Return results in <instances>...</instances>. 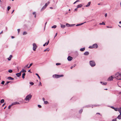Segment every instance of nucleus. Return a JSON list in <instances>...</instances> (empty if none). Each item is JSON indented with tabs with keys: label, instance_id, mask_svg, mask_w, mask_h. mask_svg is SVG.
I'll return each mask as SVG.
<instances>
[{
	"label": "nucleus",
	"instance_id": "nucleus-25",
	"mask_svg": "<svg viewBox=\"0 0 121 121\" xmlns=\"http://www.w3.org/2000/svg\"><path fill=\"white\" fill-rule=\"evenodd\" d=\"M21 72H22L25 73L26 72V71L25 70L22 69L21 70Z\"/></svg>",
	"mask_w": 121,
	"mask_h": 121
},
{
	"label": "nucleus",
	"instance_id": "nucleus-20",
	"mask_svg": "<svg viewBox=\"0 0 121 121\" xmlns=\"http://www.w3.org/2000/svg\"><path fill=\"white\" fill-rule=\"evenodd\" d=\"M25 74H26L25 73H23V74H22V78L23 79H24L25 78L24 77L25 75Z\"/></svg>",
	"mask_w": 121,
	"mask_h": 121
},
{
	"label": "nucleus",
	"instance_id": "nucleus-24",
	"mask_svg": "<svg viewBox=\"0 0 121 121\" xmlns=\"http://www.w3.org/2000/svg\"><path fill=\"white\" fill-rule=\"evenodd\" d=\"M36 75L38 77L39 79L40 80L41 79V78L39 75L37 73H35Z\"/></svg>",
	"mask_w": 121,
	"mask_h": 121
},
{
	"label": "nucleus",
	"instance_id": "nucleus-57",
	"mask_svg": "<svg viewBox=\"0 0 121 121\" xmlns=\"http://www.w3.org/2000/svg\"><path fill=\"white\" fill-rule=\"evenodd\" d=\"M107 16V13H106L105 14V17H106Z\"/></svg>",
	"mask_w": 121,
	"mask_h": 121
},
{
	"label": "nucleus",
	"instance_id": "nucleus-17",
	"mask_svg": "<svg viewBox=\"0 0 121 121\" xmlns=\"http://www.w3.org/2000/svg\"><path fill=\"white\" fill-rule=\"evenodd\" d=\"M12 57V55H10L9 58H8V60H11V58Z\"/></svg>",
	"mask_w": 121,
	"mask_h": 121
},
{
	"label": "nucleus",
	"instance_id": "nucleus-58",
	"mask_svg": "<svg viewBox=\"0 0 121 121\" xmlns=\"http://www.w3.org/2000/svg\"><path fill=\"white\" fill-rule=\"evenodd\" d=\"M33 15H34L35 14V12H34L33 13Z\"/></svg>",
	"mask_w": 121,
	"mask_h": 121
},
{
	"label": "nucleus",
	"instance_id": "nucleus-63",
	"mask_svg": "<svg viewBox=\"0 0 121 121\" xmlns=\"http://www.w3.org/2000/svg\"><path fill=\"white\" fill-rule=\"evenodd\" d=\"M111 107L113 109H114V108H115L114 107H113V106H111Z\"/></svg>",
	"mask_w": 121,
	"mask_h": 121
},
{
	"label": "nucleus",
	"instance_id": "nucleus-1",
	"mask_svg": "<svg viewBox=\"0 0 121 121\" xmlns=\"http://www.w3.org/2000/svg\"><path fill=\"white\" fill-rule=\"evenodd\" d=\"M121 78V73L117 72L116 73L115 75L114 78H116V79L118 80H121L120 78Z\"/></svg>",
	"mask_w": 121,
	"mask_h": 121
},
{
	"label": "nucleus",
	"instance_id": "nucleus-14",
	"mask_svg": "<svg viewBox=\"0 0 121 121\" xmlns=\"http://www.w3.org/2000/svg\"><path fill=\"white\" fill-rule=\"evenodd\" d=\"M85 22H85L84 23H81L80 24H77L76 25V26H81V25H82V24H83L84 23H85Z\"/></svg>",
	"mask_w": 121,
	"mask_h": 121
},
{
	"label": "nucleus",
	"instance_id": "nucleus-38",
	"mask_svg": "<svg viewBox=\"0 0 121 121\" xmlns=\"http://www.w3.org/2000/svg\"><path fill=\"white\" fill-rule=\"evenodd\" d=\"M82 111V109H80L79 111V112L80 113H81Z\"/></svg>",
	"mask_w": 121,
	"mask_h": 121
},
{
	"label": "nucleus",
	"instance_id": "nucleus-55",
	"mask_svg": "<svg viewBox=\"0 0 121 121\" xmlns=\"http://www.w3.org/2000/svg\"><path fill=\"white\" fill-rule=\"evenodd\" d=\"M57 35V33H56L55 35V36H54V37H56Z\"/></svg>",
	"mask_w": 121,
	"mask_h": 121
},
{
	"label": "nucleus",
	"instance_id": "nucleus-47",
	"mask_svg": "<svg viewBox=\"0 0 121 121\" xmlns=\"http://www.w3.org/2000/svg\"><path fill=\"white\" fill-rule=\"evenodd\" d=\"M16 104H19V103L18 102H15Z\"/></svg>",
	"mask_w": 121,
	"mask_h": 121
},
{
	"label": "nucleus",
	"instance_id": "nucleus-21",
	"mask_svg": "<svg viewBox=\"0 0 121 121\" xmlns=\"http://www.w3.org/2000/svg\"><path fill=\"white\" fill-rule=\"evenodd\" d=\"M118 111L120 113V115H121V107L119 108Z\"/></svg>",
	"mask_w": 121,
	"mask_h": 121
},
{
	"label": "nucleus",
	"instance_id": "nucleus-2",
	"mask_svg": "<svg viewBox=\"0 0 121 121\" xmlns=\"http://www.w3.org/2000/svg\"><path fill=\"white\" fill-rule=\"evenodd\" d=\"M32 97V95L30 94H29L26 96L25 99V100L26 101H28L29 102L30 99H31Z\"/></svg>",
	"mask_w": 121,
	"mask_h": 121
},
{
	"label": "nucleus",
	"instance_id": "nucleus-4",
	"mask_svg": "<svg viewBox=\"0 0 121 121\" xmlns=\"http://www.w3.org/2000/svg\"><path fill=\"white\" fill-rule=\"evenodd\" d=\"M98 47V46L96 44H94L92 46H90L89 48H97Z\"/></svg>",
	"mask_w": 121,
	"mask_h": 121
},
{
	"label": "nucleus",
	"instance_id": "nucleus-19",
	"mask_svg": "<svg viewBox=\"0 0 121 121\" xmlns=\"http://www.w3.org/2000/svg\"><path fill=\"white\" fill-rule=\"evenodd\" d=\"M65 25L62 24H61V27L62 28H64L65 27Z\"/></svg>",
	"mask_w": 121,
	"mask_h": 121
},
{
	"label": "nucleus",
	"instance_id": "nucleus-43",
	"mask_svg": "<svg viewBox=\"0 0 121 121\" xmlns=\"http://www.w3.org/2000/svg\"><path fill=\"white\" fill-rule=\"evenodd\" d=\"M12 105H11H11H9L8 107V108L9 109L10 108L11 106H12Z\"/></svg>",
	"mask_w": 121,
	"mask_h": 121
},
{
	"label": "nucleus",
	"instance_id": "nucleus-27",
	"mask_svg": "<svg viewBox=\"0 0 121 121\" xmlns=\"http://www.w3.org/2000/svg\"><path fill=\"white\" fill-rule=\"evenodd\" d=\"M27 34V33L26 31L24 32L23 33V35H26Z\"/></svg>",
	"mask_w": 121,
	"mask_h": 121
},
{
	"label": "nucleus",
	"instance_id": "nucleus-53",
	"mask_svg": "<svg viewBox=\"0 0 121 121\" xmlns=\"http://www.w3.org/2000/svg\"><path fill=\"white\" fill-rule=\"evenodd\" d=\"M47 23V22H46V23H45V26H44V30L45 29V27H46V25Z\"/></svg>",
	"mask_w": 121,
	"mask_h": 121
},
{
	"label": "nucleus",
	"instance_id": "nucleus-31",
	"mask_svg": "<svg viewBox=\"0 0 121 121\" xmlns=\"http://www.w3.org/2000/svg\"><path fill=\"white\" fill-rule=\"evenodd\" d=\"M16 75L18 77H19L20 76H21L19 74H18V73H16Z\"/></svg>",
	"mask_w": 121,
	"mask_h": 121
},
{
	"label": "nucleus",
	"instance_id": "nucleus-60",
	"mask_svg": "<svg viewBox=\"0 0 121 121\" xmlns=\"http://www.w3.org/2000/svg\"><path fill=\"white\" fill-rule=\"evenodd\" d=\"M28 72H30V73H32V72H31V71H30V70H29L28 71Z\"/></svg>",
	"mask_w": 121,
	"mask_h": 121
},
{
	"label": "nucleus",
	"instance_id": "nucleus-50",
	"mask_svg": "<svg viewBox=\"0 0 121 121\" xmlns=\"http://www.w3.org/2000/svg\"><path fill=\"white\" fill-rule=\"evenodd\" d=\"M38 106L39 108H41V106L39 105H38Z\"/></svg>",
	"mask_w": 121,
	"mask_h": 121
},
{
	"label": "nucleus",
	"instance_id": "nucleus-39",
	"mask_svg": "<svg viewBox=\"0 0 121 121\" xmlns=\"http://www.w3.org/2000/svg\"><path fill=\"white\" fill-rule=\"evenodd\" d=\"M107 84V82H103L102 84L103 85H106Z\"/></svg>",
	"mask_w": 121,
	"mask_h": 121
},
{
	"label": "nucleus",
	"instance_id": "nucleus-16",
	"mask_svg": "<svg viewBox=\"0 0 121 121\" xmlns=\"http://www.w3.org/2000/svg\"><path fill=\"white\" fill-rule=\"evenodd\" d=\"M8 79L9 80H13L14 79V78L11 77H9L8 78Z\"/></svg>",
	"mask_w": 121,
	"mask_h": 121
},
{
	"label": "nucleus",
	"instance_id": "nucleus-54",
	"mask_svg": "<svg viewBox=\"0 0 121 121\" xmlns=\"http://www.w3.org/2000/svg\"><path fill=\"white\" fill-rule=\"evenodd\" d=\"M42 99H43V100L44 101H44H45V99L44 98H43Z\"/></svg>",
	"mask_w": 121,
	"mask_h": 121
},
{
	"label": "nucleus",
	"instance_id": "nucleus-12",
	"mask_svg": "<svg viewBox=\"0 0 121 121\" xmlns=\"http://www.w3.org/2000/svg\"><path fill=\"white\" fill-rule=\"evenodd\" d=\"M89 54V53L88 52H86L84 53V54L85 55H88Z\"/></svg>",
	"mask_w": 121,
	"mask_h": 121
},
{
	"label": "nucleus",
	"instance_id": "nucleus-8",
	"mask_svg": "<svg viewBox=\"0 0 121 121\" xmlns=\"http://www.w3.org/2000/svg\"><path fill=\"white\" fill-rule=\"evenodd\" d=\"M113 78L112 77V76H111V77H109L108 79V81H111L113 80Z\"/></svg>",
	"mask_w": 121,
	"mask_h": 121
},
{
	"label": "nucleus",
	"instance_id": "nucleus-62",
	"mask_svg": "<svg viewBox=\"0 0 121 121\" xmlns=\"http://www.w3.org/2000/svg\"><path fill=\"white\" fill-rule=\"evenodd\" d=\"M14 10H13V11H12V12L11 13L12 14L13 12H14Z\"/></svg>",
	"mask_w": 121,
	"mask_h": 121
},
{
	"label": "nucleus",
	"instance_id": "nucleus-11",
	"mask_svg": "<svg viewBox=\"0 0 121 121\" xmlns=\"http://www.w3.org/2000/svg\"><path fill=\"white\" fill-rule=\"evenodd\" d=\"M24 28L25 29H26L27 28L28 26L26 25H25L24 26Z\"/></svg>",
	"mask_w": 121,
	"mask_h": 121
},
{
	"label": "nucleus",
	"instance_id": "nucleus-18",
	"mask_svg": "<svg viewBox=\"0 0 121 121\" xmlns=\"http://www.w3.org/2000/svg\"><path fill=\"white\" fill-rule=\"evenodd\" d=\"M117 118L119 119H121V115H120V114L118 116Z\"/></svg>",
	"mask_w": 121,
	"mask_h": 121
},
{
	"label": "nucleus",
	"instance_id": "nucleus-10",
	"mask_svg": "<svg viewBox=\"0 0 121 121\" xmlns=\"http://www.w3.org/2000/svg\"><path fill=\"white\" fill-rule=\"evenodd\" d=\"M91 4V2H89L85 6L86 7H87L89 6Z\"/></svg>",
	"mask_w": 121,
	"mask_h": 121
},
{
	"label": "nucleus",
	"instance_id": "nucleus-42",
	"mask_svg": "<svg viewBox=\"0 0 121 121\" xmlns=\"http://www.w3.org/2000/svg\"><path fill=\"white\" fill-rule=\"evenodd\" d=\"M76 65H73V66H72L71 67V69H72L74 67H75V66Z\"/></svg>",
	"mask_w": 121,
	"mask_h": 121
},
{
	"label": "nucleus",
	"instance_id": "nucleus-46",
	"mask_svg": "<svg viewBox=\"0 0 121 121\" xmlns=\"http://www.w3.org/2000/svg\"><path fill=\"white\" fill-rule=\"evenodd\" d=\"M117 119L116 118L113 119L112 120V121H116Z\"/></svg>",
	"mask_w": 121,
	"mask_h": 121
},
{
	"label": "nucleus",
	"instance_id": "nucleus-32",
	"mask_svg": "<svg viewBox=\"0 0 121 121\" xmlns=\"http://www.w3.org/2000/svg\"><path fill=\"white\" fill-rule=\"evenodd\" d=\"M32 64H33L32 63L30 64L29 66L27 68H29L32 65Z\"/></svg>",
	"mask_w": 121,
	"mask_h": 121
},
{
	"label": "nucleus",
	"instance_id": "nucleus-64",
	"mask_svg": "<svg viewBox=\"0 0 121 121\" xmlns=\"http://www.w3.org/2000/svg\"><path fill=\"white\" fill-rule=\"evenodd\" d=\"M76 1L77 2L79 1V0H77Z\"/></svg>",
	"mask_w": 121,
	"mask_h": 121
},
{
	"label": "nucleus",
	"instance_id": "nucleus-48",
	"mask_svg": "<svg viewBox=\"0 0 121 121\" xmlns=\"http://www.w3.org/2000/svg\"><path fill=\"white\" fill-rule=\"evenodd\" d=\"M21 72V71L19 73H18V74H19L20 76H21V72Z\"/></svg>",
	"mask_w": 121,
	"mask_h": 121
},
{
	"label": "nucleus",
	"instance_id": "nucleus-26",
	"mask_svg": "<svg viewBox=\"0 0 121 121\" xmlns=\"http://www.w3.org/2000/svg\"><path fill=\"white\" fill-rule=\"evenodd\" d=\"M99 24L100 25H105V23L104 22H102V23H100Z\"/></svg>",
	"mask_w": 121,
	"mask_h": 121
},
{
	"label": "nucleus",
	"instance_id": "nucleus-36",
	"mask_svg": "<svg viewBox=\"0 0 121 121\" xmlns=\"http://www.w3.org/2000/svg\"><path fill=\"white\" fill-rule=\"evenodd\" d=\"M30 84H31V85H33L34 84V83L32 82H30Z\"/></svg>",
	"mask_w": 121,
	"mask_h": 121
},
{
	"label": "nucleus",
	"instance_id": "nucleus-5",
	"mask_svg": "<svg viewBox=\"0 0 121 121\" xmlns=\"http://www.w3.org/2000/svg\"><path fill=\"white\" fill-rule=\"evenodd\" d=\"M64 76L63 75H56L55 74V75H53V77L54 78H58L60 77H62Z\"/></svg>",
	"mask_w": 121,
	"mask_h": 121
},
{
	"label": "nucleus",
	"instance_id": "nucleus-22",
	"mask_svg": "<svg viewBox=\"0 0 121 121\" xmlns=\"http://www.w3.org/2000/svg\"><path fill=\"white\" fill-rule=\"evenodd\" d=\"M4 100L3 99H2L1 100L0 102L1 103H4Z\"/></svg>",
	"mask_w": 121,
	"mask_h": 121
},
{
	"label": "nucleus",
	"instance_id": "nucleus-9",
	"mask_svg": "<svg viewBox=\"0 0 121 121\" xmlns=\"http://www.w3.org/2000/svg\"><path fill=\"white\" fill-rule=\"evenodd\" d=\"M67 59L68 61H70L73 59V58L70 56H69L67 58Z\"/></svg>",
	"mask_w": 121,
	"mask_h": 121
},
{
	"label": "nucleus",
	"instance_id": "nucleus-13",
	"mask_svg": "<svg viewBox=\"0 0 121 121\" xmlns=\"http://www.w3.org/2000/svg\"><path fill=\"white\" fill-rule=\"evenodd\" d=\"M85 50V48H81L80 49V51L81 52H83Z\"/></svg>",
	"mask_w": 121,
	"mask_h": 121
},
{
	"label": "nucleus",
	"instance_id": "nucleus-37",
	"mask_svg": "<svg viewBox=\"0 0 121 121\" xmlns=\"http://www.w3.org/2000/svg\"><path fill=\"white\" fill-rule=\"evenodd\" d=\"M11 8V7L10 6H8L7 7V10L9 11Z\"/></svg>",
	"mask_w": 121,
	"mask_h": 121
},
{
	"label": "nucleus",
	"instance_id": "nucleus-35",
	"mask_svg": "<svg viewBox=\"0 0 121 121\" xmlns=\"http://www.w3.org/2000/svg\"><path fill=\"white\" fill-rule=\"evenodd\" d=\"M8 72H9L10 73H11L13 71L11 69L9 70Z\"/></svg>",
	"mask_w": 121,
	"mask_h": 121
},
{
	"label": "nucleus",
	"instance_id": "nucleus-40",
	"mask_svg": "<svg viewBox=\"0 0 121 121\" xmlns=\"http://www.w3.org/2000/svg\"><path fill=\"white\" fill-rule=\"evenodd\" d=\"M61 64L60 63H57L56 64V65H60Z\"/></svg>",
	"mask_w": 121,
	"mask_h": 121
},
{
	"label": "nucleus",
	"instance_id": "nucleus-23",
	"mask_svg": "<svg viewBox=\"0 0 121 121\" xmlns=\"http://www.w3.org/2000/svg\"><path fill=\"white\" fill-rule=\"evenodd\" d=\"M49 43V41H48V42L47 43H46L45 44H43V46H45L46 44L47 43V45Z\"/></svg>",
	"mask_w": 121,
	"mask_h": 121
},
{
	"label": "nucleus",
	"instance_id": "nucleus-41",
	"mask_svg": "<svg viewBox=\"0 0 121 121\" xmlns=\"http://www.w3.org/2000/svg\"><path fill=\"white\" fill-rule=\"evenodd\" d=\"M16 104H15V102H13V103L12 104H11V105H15Z\"/></svg>",
	"mask_w": 121,
	"mask_h": 121
},
{
	"label": "nucleus",
	"instance_id": "nucleus-29",
	"mask_svg": "<svg viewBox=\"0 0 121 121\" xmlns=\"http://www.w3.org/2000/svg\"><path fill=\"white\" fill-rule=\"evenodd\" d=\"M56 25H54L53 26H52V28H56Z\"/></svg>",
	"mask_w": 121,
	"mask_h": 121
},
{
	"label": "nucleus",
	"instance_id": "nucleus-3",
	"mask_svg": "<svg viewBox=\"0 0 121 121\" xmlns=\"http://www.w3.org/2000/svg\"><path fill=\"white\" fill-rule=\"evenodd\" d=\"M90 64L92 67H94L95 66V62L94 60H91L89 62Z\"/></svg>",
	"mask_w": 121,
	"mask_h": 121
},
{
	"label": "nucleus",
	"instance_id": "nucleus-56",
	"mask_svg": "<svg viewBox=\"0 0 121 121\" xmlns=\"http://www.w3.org/2000/svg\"><path fill=\"white\" fill-rule=\"evenodd\" d=\"M10 82L8 81V82H7L6 83V84H5V85H7V84H8Z\"/></svg>",
	"mask_w": 121,
	"mask_h": 121
},
{
	"label": "nucleus",
	"instance_id": "nucleus-49",
	"mask_svg": "<svg viewBox=\"0 0 121 121\" xmlns=\"http://www.w3.org/2000/svg\"><path fill=\"white\" fill-rule=\"evenodd\" d=\"M20 29H17V31H18V34L19 33V32L20 31Z\"/></svg>",
	"mask_w": 121,
	"mask_h": 121
},
{
	"label": "nucleus",
	"instance_id": "nucleus-7",
	"mask_svg": "<svg viewBox=\"0 0 121 121\" xmlns=\"http://www.w3.org/2000/svg\"><path fill=\"white\" fill-rule=\"evenodd\" d=\"M49 4V3H46L45 5L44 6H43V7L41 9V11H42L44 9H45Z\"/></svg>",
	"mask_w": 121,
	"mask_h": 121
},
{
	"label": "nucleus",
	"instance_id": "nucleus-6",
	"mask_svg": "<svg viewBox=\"0 0 121 121\" xmlns=\"http://www.w3.org/2000/svg\"><path fill=\"white\" fill-rule=\"evenodd\" d=\"M33 50L34 51H36V49L37 48V46L36 45V44L35 43H33Z\"/></svg>",
	"mask_w": 121,
	"mask_h": 121
},
{
	"label": "nucleus",
	"instance_id": "nucleus-33",
	"mask_svg": "<svg viewBox=\"0 0 121 121\" xmlns=\"http://www.w3.org/2000/svg\"><path fill=\"white\" fill-rule=\"evenodd\" d=\"M44 104H47L48 103V102L47 101H44Z\"/></svg>",
	"mask_w": 121,
	"mask_h": 121
},
{
	"label": "nucleus",
	"instance_id": "nucleus-51",
	"mask_svg": "<svg viewBox=\"0 0 121 121\" xmlns=\"http://www.w3.org/2000/svg\"><path fill=\"white\" fill-rule=\"evenodd\" d=\"M39 85L41 86H42L41 83L40 82H39Z\"/></svg>",
	"mask_w": 121,
	"mask_h": 121
},
{
	"label": "nucleus",
	"instance_id": "nucleus-34",
	"mask_svg": "<svg viewBox=\"0 0 121 121\" xmlns=\"http://www.w3.org/2000/svg\"><path fill=\"white\" fill-rule=\"evenodd\" d=\"M49 49L48 48H47V49L45 50H44V52H45L47 50L48 51H49Z\"/></svg>",
	"mask_w": 121,
	"mask_h": 121
},
{
	"label": "nucleus",
	"instance_id": "nucleus-45",
	"mask_svg": "<svg viewBox=\"0 0 121 121\" xmlns=\"http://www.w3.org/2000/svg\"><path fill=\"white\" fill-rule=\"evenodd\" d=\"M75 25V24H70V27L74 26Z\"/></svg>",
	"mask_w": 121,
	"mask_h": 121
},
{
	"label": "nucleus",
	"instance_id": "nucleus-44",
	"mask_svg": "<svg viewBox=\"0 0 121 121\" xmlns=\"http://www.w3.org/2000/svg\"><path fill=\"white\" fill-rule=\"evenodd\" d=\"M5 82L4 81H3L1 82V84L3 85H4V83Z\"/></svg>",
	"mask_w": 121,
	"mask_h": 121
},
{
	"label": "nucleus",
	"instance_id": "nucleus-59",
	"mask_svg": "<svg viewBox=\"0 0 121 121\" xmlns=\"http://www.w3.org/2000/svg\"><path fill=\"white\" fill-rule=\"evenodd\" d=\"M77 9H78L77 8H76L74 9V11H77Z\"/></svg>",
	"mask_w": 121,
	"mask_h": 121
},
{
	"label": "nucleus",
	"instance_id": "nucleus-61",
	"mask_svg": "<svg viewBox=\"0 0 121 121\" xmlns=\"http://www.w3.org/2000/svg\"><path fill=\"white\" fill-rule=\"evenodd\" d=\"M11 38L12 39H13L14 38V36H11Z\"/></svg>",
	"mask_w": 121,
	"mask_h": 121
},
{
	"label": "nucleus",
	"instance_id": "nucleus-30",
	"mask_svg": "<svg viewBox=\"0 0 121 121\" xmlns=\"http://www.w3.org/2000/svg\"><path fill=\"white\" fill-rule=\"evenodd\" d=\"M114 109L116 111H118V110H119V108H114Z\"/></svg>",
	"mask_w": 121,
	"mask_h": 121
},
{
	"label": "nucleus",
	"instance_id": "nucleus-15",
	"mask_svg": "<svg viewBox=\"0 0 121 121\" xmlns=\"http://www.w3.org/2000/svg\"><path fill=\"white\" fill-rule=\"evenodd\" d=\"M82 5L81 4H79L77 6V8H79L82 7Z\"/></svg>",
	"mask_w": 121,
	"mask_h": 121
},
{
	"label": "nucleus",
	"instance_id": "nucleus-28",
	"mask_svg": "<svg viewBox=\"0 0 121 121\" xmlns=\"http://www.w3.org/2000/svg\"><path fill=\"white\" fill-rule=\"evenodd\" d=\"M70 24H69L68 23H66V26L67 27H70Z\"/></svg>",
	"mask_w": 121,
	"mask_h": 121
},
{
	"label": "nucleus",
	"instance_id": "nucleus-52",
	"mask_svg": "<svg viewBox=\"0 0 121 121\" xmlns=\"http://www.w3.org/2000/svg\"><path fill=\"white\" fill-rule=\"evenodd\" d=\"M107 28H112V26L109 27V26H107Z\"/></svg>",
	"mask_w": 121,
	"mask_h": 121
}]
</instances>
